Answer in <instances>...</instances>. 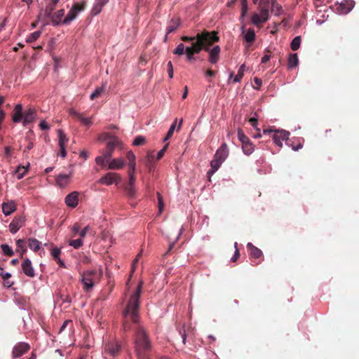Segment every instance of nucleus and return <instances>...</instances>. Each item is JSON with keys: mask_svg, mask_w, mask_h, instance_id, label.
<instances>
[{"mask_svg": "<svg viewBox=\"0 0 359 359\" xmlns=\"http://www.w3.org/2000/svg\"><path fill=\"white\" fill-rule=\"evenodd\" d=\"M142 282L136 287L135 292L131 294L123 311L124 322L123 327L125 331L130 330L128 320L135 325L134 327V348L137 359H151L152 351L151 341L145 328L139 324L140 320V298L142 292Z\"/></svg>", "mask_w": 359, "mask_h": 359, "instance_id": "1", "label": "nucleus"}, {"mask_svg": "<svg viewBox=\"0 0 359 359\" xmlns=\"http://www.w3.org/2000/svg\"><path fill=\"white\" fill-rule=\"evenodd\" d=\"M198 36H204L203 39L201 41V43L204 47H205V51H209V47H211L214 43L217 42L219 40V37L217 36V32H208L205 30L201 33H198L194 36H183L181 39L184 42H191L192 43L194 42L198 41Z\"/></svg>", "mask_w": 359, "mask_h": 359, "instance_id": "2", "label": "nucleus"}, {"mask_svg": "<svg viewBox=\"0 0 359 359\" xmlns=\"http://www.w3.org/2000/svg\"><path fill=\"white\" fill-rule=\"evenodd\" d=\"M109 139V140L102 155L97 156L95 158L96 163L101 165L102 168L106 167V162L111 158L115 148L121 145V141L117 137L110 136Z\"/></svg>", "mask_w": 359, "mask_h": 359, "instance_id": "3", "label": "nucleus"}, {"mask_svg": "<svg viewBox=\"0 0 359 359\" xmlns=\"http://www.w3.org/2000/svg\"><path fill=\"white\" fill-rule=\"evenodd\" d=\"M228 155L229 149L227 144L226 143H223L216 151L214 158L210 162L211 168L208 170L207 174L209 176L213 175L226 160Z\"/></svg>", "mask_w": 359, "mask_h": 359, "instance_id": "4", "label": "nucleus"}, {"mask_svg": "<svg viewBox=\"0 0 359 359\" xmlns=\"http://www.w3.org/2000/svg\"><path fill=\"white\" fill-rule=\"evenodd\" d=\"M122 349L121 344L116 340H109L103 345L102 355L106 359L118 356Z\"/></svg>", "mask_w": 359, "mask_h": 359, "instance_id": "5", "label": "nucleus"}, {"mask_svg": "<svg viewBox=\"0 0 359 359\" xmlns=\"http://www.w3.org/2000/svg\"><path fill=\"white\" fill-rule=\"evenodd\" d=\"M100 274L96 270H90L84 272L82 275L81 282L83 289L88 292L94 286L95 283L99 279Z\"/></svg>", "mask_w": 359, "mask_h": 359, "instance_id": "6", "label": "nucleus"}, {"mask_svg": "<svg viewBox=\"0 0 359 359\" xmlns=\"http://www.w3.org/2000/svg\"><path fill=\"white\" fill-rule=\"evenodd\" d=\"M203 38L204 36H198V42H194L190 46L186 48L185 54L188 61L191 62L194 60V55L198 54L201 50H204L205 51V47L201 43Z\"/></svg>", "mask_w": 359, "mask_h": 359, "instance_id": "7", "label": "nucleus"}, {"mask_svg": "<svg viewBox=\"0 0 359 359\" xmlns=\"http://www.w3.org/2000/svg\"><path fill=\"white\" fill-rule=\"evenodd\" d=\"M120 180L121 177L118 174L115 172H108L104 176L102 177L97 182L109 186L114 183L117 184Z\"/></svg>", "mask_w": 359, "mask_h": 359, "instance_id": "8", "label": "nucleus"}, {"mask_svg": "<svg viewBox=\"0 0 359 359\" xmlns=\"http://www.w3.org/2000/svg\"><path fill=\"white\" fill-rule=\"evenodd\" d=\"M30 348L29 344L25 342L18 343L13 349V357L19 358L25 353H27Z\"/></svg>", "mask_w": 359, "mask_h": 359, "instance_id": "9", "label": "nucleus"}, {"mask_svg": "<svg viewBox=\"0 0 359 359\" xmlns=\"http://www.w3.org/2000/svg\"><path fill=\"white\" fill-rule=\"evenodd\" d=\"M79 192L72 191L65 198L66 205L72 208H74L78 205L79 203Z\"/></svg>", "mask_w": 359, "mask_h": 359, "instance_id": "10", "label": "nucleus"}, {"mask_svg": "<svg viewBox=\"0 0 359 359\" xmlns=\"http://www.w3.org/2000/svg\"><path fill=\"white\" fill-rule=\"evenodd\" d=\"M25 223V218L22 216L15 217L9 225L10 231L15 233Z\"/></svg>", "mask_w": 359, "mask_h": 359, "instance_id": "11", "label": "nucleus"}, {"mask_svg": "<svg viewBox=\"0 0 359 359\" xmlns=\"http://www.w3.org/2000/svg\"><path fill=\"white\" fill-rule=\"evenodd\" d=\"M289 133L285 130L276 131L273 136L274 143L279 146H283V141L288 140Z\"/></svg>", "mask_w": 359, "mask_h": 359, "instance_id": "12", "label": "nucleus"}, {"mask_svg": "<svg viewBox=\"0 0 359 359\" xmlns=\"http://www.w3.org/2000/svg\"><path fill=\"white\" fill-rule=\"evenodd\" d=\"M22 270L28 277L33 278L35 276L34 269L31 261L28 258L25 259L22 263Z\"/></svg>", "mask_w": 359, "mask_h": 359, "instance_id": "13", "label": "nucleus"}, {"mask_svg": "<svg viewBox=\"0 0 359 359\" xmlns=\"http://www.w3.org/2000/svg\"><path fill=\"white\" fill-rule=\"evenodd\" d=\"M36 110L34 108H29L23 114V126H27L34 121L36 118Z\"/></svg>", "mask_w": 359, "mask_h": 359, "instance_id": "14", "label": "nucleus"}, {"mask_svg": "<svg viewBox=\"0 0 359 359\" xmlns=\"http://www.w3.org/2000/svg\"><path fill=\"white\" fill-rule=\"evenodd\" d=\"M107 162H106V164ZM109 165L108 168L110 170H120L123 168L126 164V161L122 158H116L110 159L108 161Z\"/></svg>", "mask_w": 359, "mask_h": 359, "instance_id": "15", "label": "nucleus"}, {"mask_svg": "<svg viewBox=\"0 0 359 359\" xmlns=\"http://www.w3.org/2000/svg\"><path fill=\"white\" fill-rule=\"evenodd\" d=\"M220 47L219 46H214L212 49L209 47V62L212 64H215L219 59Z\"/></svg>", "mask_w": 359, "mask_h": 359, "instance_id": "16", "label": "nucleus"}, {"mask_svg": "<svg viewBox=\"0 0 359 359\" xmlns=\"http://www.w3.org/2000/svg\"><path fill=\"white\" fill-rule=\"evenodd\" d=\"M353 1L345 0L337 7V10L341 14H347L353 8Z\"/></svg>", "mask_w": 359, "mask_h": 359, "instance_id": "17", "label": "nucleus"}, {"mask_svg": "<svg viewBox=\"0 0 359 359\" xmlns=\"http://www.w3.org/2000/svg\"><path fill=\"white\" fill-rule=\"evenodd\" d=\"M247 248L249 250L250 259H257L262 257L263 255L262 250L251 243L247 244Z\"/></svg>", "mask_w": 359, "mask_h": 359, "instance_id": "18", "label": "nucleus"}, {"mask_svg": "<svg viewBox=\"0 0 359 359\" xmlns=\"http://www.w3.org/2000/svg\"><path fill=\"white\" fill-rule=\"evenodd\" d=\"M22 106L20 104H18L13 109L12 120L14 123H19L22 121Z\"/></svg>", "mask_w": 359, "mask_h": 359, "instance_id": "19", "label": "nucleus"}, {"mask_svg": "<svg viewBox=\"0 0 359 359\" xmlns=\"http://www.w3.org/2000/svg\"><path fill=\"white\" fill-rule=\"evenodd\" d=\"M16 210L14 201H9L2 204V211L5 215H9Z\"/></svg>", "mask_w": 359, "mask_h": 359, "instance_id": "20", "label": "nucleus"}, {"mask_svg": "<svg viewBox=\"0 0 359 359\" xmlns=\"http://www.w3.org/2000/svg\"><path fill=\"white\" fill-rule=\"evenodd\" d=\"M109 1V0H95V4H94L92 9L93 15H98Z\"/></svg>", "mask_w": 359, "mask_h": 359, "instance_id": "21", "label": "nucleus"}, {"mask_svg": "<svg viewBox=\"0 0 359 359\" xmlns=\"http://www.w3.org/2000/svg\"><path fill=\"white\" fill-rule=\"evenodd\" d=\"M71 175H59L56 177V183L60 187H66L69 183L70 180Z\"/></svg>", "mask_w": 359, "mask_h": 359, "instance_id": "22", "label": "nucleus"}, {"mask_svg": "<svg viewBox=\"0 0 359 359\" xmlns=\"http://www.w3.org/2000/svg\"><path fill=\"white\" fill-rule=\"evenodd\" d=\"M65 15V10L60 9L51 15L52 22L53 25H58L60 22H62V20L63 16Z\"/></svg>", "mask_w": 359, "mask_h": 359, "instance_id": "23", "label": "nucleus"}, {"mask_svg": "<svg viewBox=\"0 0 359 359\" xmlns=\"http://www.w3.org/2000/svg\"><path fill=\"white\" fill-rule=\"evenodd\" d=\"M107 82L102 83L100 87L96 88L94 92L90 95V98L91 100H93L97 97H99L106 89Z\"/></svg>", "mask_w": 359, "mask_h": 359, "instance_id": "24", "label": "nucleus"}, {"mask_svg": "<svg viewBox=\"0 0 359 359\" xmlns=\"http://www.w3.org/2000/svg\"><path fill=\"white\" fill-rule=\"evenodd\" d=\"M244 40L250 46L255 40V32L252 28H249L243 36Z\"/></svg>", "mask_w": 359, "mask_h": 359, "instance_id": "25", "label": "nucleus"}, {"mask_svg": "<svg viewBox=\"0 0 359 359\" xmlns=\"http://www.w3.org/2000/svg\"><path fill=\"white\" fill-rule=\"evenodd\" d=\"M179 25H180V20L178 19H177V20L172 19L170 22V24L168 25V26L167 27V34L166 35L175 32L177 29ZM167 41V36H165V37L164 39V41Z\"/></svg>", "mask_w": 359, "mask_h": 359, "instance_id": "26", "label": "nucleus"}, {"mask_svg": "<svg viewBox=\"0 0 359 359\" xmlns=\"http://www.w3.org/2000/svg\"><path fill=\"white\" fill-rule=\"evenodd\" d=\"M78 13L71 8L67 13V16L63 19L62 23L65 25H69L72 20H74L78 15Z\"/></svg>", "mask_w": 359, "mask_h": 359, "instance_id": "27", "label": "nucleus"}, {"mask_svg": "<svg viewBox=\"0 0 359 359\" xmlns=\"http://www.w3.org/2000/svg\"><path fill=\"white\" fill-rule=\"evenodd\" d=\"M299 60L297 53L290 54L288 57V67L294 68L298 65Z\"/></svg>", "mask_w": 359, "mask_h": 359, "instance_id": "28", "label": "nucleus"}, {"mask_svg": "<svg viewBox=\"0 0 359 359\" xmlns=\"http://www.w3.org/2000/svg\"><path fill=\"white\" fill-rule=\"evenodd\" d=\"M242 149L245 154L250 155L254 151V145L250 140L242 144Z\"/></svg>", "mask_w": 359, "mask_h": 359, "instance_id": "29", "label": "nucleus"}, {"mask_svg": "<svg viewBox=\"0 0 359 359\" xmlns=\"http://www.w3.org/2000/svg\"><path fill=\"white\" fill-rule=\"evenodd\" d=\"M28 246L34 252H37L40 249V242L35 238H29L27 241Z\"/></svg>", "mask_w": 359, "mask_h": 359, "instance_id": "30", "label": "nucleus"}, {"mask_svg": "<svg viewBox=\"0 0 359 359\" xmlns=\"http://www.w3.org/2000/svg\"><path fill=\"white\" fill-rule=\"evenodd\" d=\"M57 133H58V139H59V141H58L59 147H63V146L65 147L66 144L68 142V140H69L66 134L62 130H58Z\"/></svg>", "mask_w": 359, "mask_h": 359, "instance_id": "31", "label": "nucleus"}, {"mask_svg": "<svg viewBox=\"0 0 359 359\" xmlns=\"http://www.w3.org/2000/svg\"><path fill=\"white\" fill-rule=\"evenodd\" d=\"M16 245H17V251L21 250L20 252V258H23L24 253L27 251V248L25 245V242L22 239H18L16 241Z\"/></svg>", "mask_w": 359, "mask_h": 359, "instance_id": "32", "label": "nucleus"}, {"mask_svg": "<svg viewBox=\"0 0 359 359\" xmlns=\"http://www.w3.org/2000/svg\"><path fill=\"white\" fill-rule=\"evenodd\" d=\"M57 3H55L54 1L51 0L50 2L46 6L44 11V15L46 17H50L52 15V12L55 8V6Z\"/></svg>", "mask_w": 359, "mask_h": 359, "instance_id": "33", "label": "nucleus"}, {"mask_svg": "<svg viewBox=\"0 0 359 359\" xmlns=\"http://www.w3.org/2000/svg\"><path fill=\"white\" fill-rule=\"evenodd\" d=\"M245 64H243L238 71V73L235 76L234 79H233V81L234 82H240L242 79V78L243 77V75H244V72H245Z\"/></svg>", "mask_w": 359, "mask_h": 359, "instance_id": "34", "label": "nucleus"}, {"mask_svg": "<svg viewBox=\"0 0 359 359\" xmlns=\"http://www.w3.org/2000/svg\"><path fill=\"white\" fill-rule=\"evenodd\" d=\"M176 124H177V119H175V121L172 123V124L170 126V127L166 134V136L163 139L164 142L168 141V140H170L172 137V136L174 133V131L175 130V128H176Z\"/></svg>", "mask_w": 359, "mask_h": 359, "instance_id": "35", "label": "nucleus"}, {"mask_svg": "<svg viewBox=\"0 0 359 359\" xmlns=\"http://www.w3.org/2000/svg\"><path fill=\"white\" fill-rule=\"evenodd\" d=\"M301 44V37L299 36H295L290 43V47L292 50H297L299 48Z\"/></svg>", "mask_w": 359, "mask_h": 359, "instance_id": "36", "label": "nucleus"}, {"mask_svg": "<svg viewBox=\"0 0 359 359\" xmlns=\"http://www.w3.org/2000/svg\"><path fill=\"white\" fill-rule=\"evenodd\" d=\"M1 249L5 255L11 257L14 254L13 249L7 244H2Z\"/></svg>", "mask_w": 359, "mask_h": 359, "instance_id": "37", "label": "nucleus"}, {"mask_svg": "<svg viewBox=\"0 0 359 359\" xmlns=\"http://www.w3.org/2000/svg\"><path fill=\"white\" fill-rule=\"evenodd\" d=\"M27 167L19 166L15 171L17 178L18 180L22 179L24 177V175H25V173L27 172Z\"/></svg>", "mask_w": 359, "mask_h": 359, "instance_id": "38", "label": "nucleus"}, {"mask_svg": "<svg viewBox=\"0 0 359 359\" xmlns=\"http://www.w3.org/2000/svg\"><path fill=\"white\" fill-rule=\"evenodd\" d=\"M86 7V3L83 1L81 4L79 3H75L72 7V9L76 11V13H79L80 12L83 11L85 9Z\"/></svg>", "mask_w": 359, "mask_h": 359, "instance_id": "39", "label": "nucleus"}, {"mask_svg": "<svg viewBox=\"0 0 359 359\" xmlns=\"http://www.w3.org/2000/svg\"><path fill=\"white\" fill-rule=\"evenodd\" d=\"M238 138L239 141L241 142V144H243L250 140L248 137H247L245 135V133L241 128L238 129Z\"/></svg>", "mask_w": 359, "mask_h": 359, "instance_id": "40", "label": "nucleus"}, {"mask_svg": "<svg viewBox=\"0 0 359 359\" xmlns=\"http://www.w3.org/2000/svg\"><path fill=\"white\" fill-rule=\"evenodd\" d=\"M185 46L183 43L177 45L176 48L173 50V53L178 55H182L185 53Z\"/></svg>", "mask_w": 359, "mask_h": 359, "instance_id": "41", "label": "nucleus"}, {"mask_svg": "<svg viewBox=\"0 0 359 359\" xmlns=\"http://www.w3.org/2000/svg\"><path fill=\"white\" fill-rule=\"evenodd\" d=\"M41 35V32L39 31L32 33L27 39V43H32L36 41Z\"/></svg>", "mask_w": 359, "mask_h": 359, "instance_id": "42", "label": "nucleus"}, {"mask_svg": "<svg viewBox=\"0 0 359 359\" xmlns=\"http://www.w3.org/2000/svg\"><path fill=\"white\" fill-rule=\"evenodd\" d=\"M251 20L252 22L255 25H259L264 22L262 18L257 13L252 15Z\"/></svg>", "mask_w": 359, "mask_h": 359, "instance_id": "43", "label": "nucleus"}, {"mask_svg": "<svg viewBox=\"0 0 359 359\" xmlns=\"http://www.w3.org/2000/svg\"><path fill=\"white\" fill-rule=\"evenodd\" d=\"M69 245L74 247L75 249H78L83 245L82 238H80L79 239L72 240L69 242Z\"/></svg>", "mask_w": 359, "mask_h": 359, "instance_id": "44", "label": "nucleus"}, {"mask_svg": "<svg viewBox=\"0 0 359 359\" xmlns=\"http://www.w3.org/2000/svg\"><path fill=\"white\" fill-rule=\"evenodd\" d=\"M146 140L143 136L139 135L135 137L133 141V145L135 146H140L145 143Z\"/></svg>", "mask_w": 359, "mask_h": 359, "instance_id": "45", "label": "nucleus"}, {"mask_svg": "<svg viewBox=\"0 0 359 359\" xmlns=\"http://www.w3.org/2000/svg\"><path fill=\"white\" fill-rule=\"evenodd\" d=\"M259 16L262 18V20L266 22L269 19V9H266V8H261Z\"/></svg>", "mask_w": 359, "mask_h": 359, "instance_id": "46", "label": "nucleus"}, {"mask_svg": "<svg viewBox=\"0 0 359 359\" xmlns=\"http://www.w3.org/2000/svg\"><path fill=\"white\" fill-rule=\"evenodd\" d=\"M61 253V250L60 249L57 248H54L51 250V255L53 257V258L55 259V260H57L59 257H60V255Z\"/></svg>", "mask_w": 359, "mask_h": 359, "instance_id": "47", "label": "nucleus"}, {"mask_svg": "<svg viewBox=\"0 0 359 359\" xmlns=\"http://www.w3.org/2000/svg\"><path fill=\"white\" fill-rule=\"evenodd\" d=\"M79 121L81 122L82 124L85 126H90L92 123L90 118L84 117L82 114L78 118Z\"/></svg>", "mask_w": 359, "mask_h": 359, "instance_id": "48", "label": "nucleus"}, {"mask_svg": "<svg viewBox=\"0 0 359 359\" xmlns=\"http://www.w3.org/2000/svg\"><path fill=\"white\" fill-rule=\"evenodd\" d=\"M126 190L127 194L130 197H133L135 196V189L134 188V186L127 185V187H126Z\"/></svg>", "mask_w": 359, "mask_h": 359, "instance_id": "49", "label": "nucleus"}, {"mask_svg": "<svg viewBox=\"0 0 359 359\" xmlns=\"http://www.w3.org/2000/svg\"><path fill=\"white\" fill-rule=\"evenodd\" d=\"M159 212L161 213L163 209V197L160 193H157Z\"/></svg>", "mask_w": 359, "mask_h": 359, "instance_id": "50", "label": "nucleus"}, {"mask_svg": "<svg viewBox=\"0 0 359 359\" xmlns=\"http://www.w3.org/2000/svg\"><path fill=\"white\" fill-rule=\"evenodd\" d=\"M168 147V144H166L163 149H161L156 155V159L160 160L164 155L167 148Z\"/></svg>", "mask_w": 359, "mask_h": 359, "instance_id": "51", "label": "nucleus"}, {"mask_svg": "<svg viewBox=\"0 0 359 359\" xmlns=\"http://www.w3.org/2000/svg\"><path fill=\"white\" fill-rule=\"evenodd\" d=\"M126 156L129 161V163H135V156L132 151H128Z\"/></svg>", "mask_w": 359, "mask_h": 359, "instance_id": "52", "label": "nucleus"}, {"mask_svg": "<svg viewBox=\"0 0 359 359\" xmlns=\"http://www.w3.org/2000/svg\"><path fill=\"white\" fill-rule=\"evenodd\" d=\"M0 276L3 279H10L11 274L8 272H5L2 267H0Z\"/></svg>", "mask_w": 359, "mask_h": 359, "instance_id": "53", "label": "nucleus"}, {"mask_svg": "<svg viewBox=\"0 0 359 359\" xmlns=\"http://www.w3.org/2000/svg\"><path fill=\"white\" fill-rule=\"evenodd\" d=\"M167 67H168V76L171 79L173 77V67H172V64L171 61H169L168 62Z\"/></svg>", "mask_w": 359, "mask_h": 359, "instance_id": "54", "label": "nucleus"}, {"mask_svg": "<svg viewBox=\"0 0 359 359\" xmlns=\"http://www.w3.org/2000/svg\"><path fill=\"white\" fill-rule=\"evenodd\" d=\"M269 4H270L269 0H260L259 1V5H260L261 8H266V9H269Z\"/></svg>", "mask_w": 359, "mask_h": 359, "instance_id": "55", "label": "nucleus"}, {"mask_svg": "<svg viewBox=\"0 0 359 359\" xmlns=\"http://www.w3.org/2000/svg\"><path fill=\"white\" fill-rule=\"evenodd\" d=\"M136 163H128V175H135Z\"/></svg>", "mask_w": 359, "mask_h": 359, "instance_id": "56", "label": "nucleus"}, {"mask_svg": "<svg viewBox=\"0 0 359 359\" xmlns=\"http://www.w3.org/2000/svg\"><path fill=\"white\" fill-rule=\"evenodd\" d=\"M39 128L42 130H48L49 129V125L45 121H42L39 125Z\"/></svg>", "mask_w": 359, "mask_h": 359, "instance_id": "57", "label": "nucleus"}, {"mask_svg": "<svg viewBox=\"0 0 359 359\" xmlns=\"http://www.w3.org/2000/svg\"><path fill=\"white\" fill-rule=\"evenodd\" d=\"M90 229V226H86L85 228H83L80 232H79V236L80 237L82 238H84L86 235V233L88 232Z\"/></svg>", "mask_w": 359, "mask_h": 359, "instance_id": "58", "label": "nucleus"}, {"mask_svg": "<svg viewBox=\"0 0 359 359\" xmlns=\"http://www.w3.org/2000/svg\"><path fill=\"white\" fill-rule=\"evenodd\" d=\"M128 177H129V180H128V185L134 186L135 183V180H136L135 175H128Z\"/></svg>", "mask_w": 359, "mask_h": 359, "instance_id": "59", "label": "nucleus"}, {"mask_svg": "<svg viewBox=\"0 0 359 359\" xmlns=\"http://www.w3.org/2000/svg\"><path fill=\"white\" fill-rule=\"evenodd\" d=\"M69 114L76 119H78L80 117V116L81 115V114L77 112L74 109H70Z\"/></svg>", "mask_w": 359, "mask_h": 359, "instance_id": "60", "label": "nucleus"}, {"mask_svg": "<svg viewBox=\"0 0 359 359\" xmlns=\"http://www.w3.org/2000/svg\"><path fill=\"white\" fill-rule=\"evenodd\" d=\"M249 122L250 123L251 126L255 128V129L257 128V117H252L249 119Z\"/></svg>", "mask_w": 359, "mask_h": 359, "instance_id": "61", "label": "nucleus"}, {"mask_svg": "<svg viewBox=\"0 0 359 359\" xmlns=\"http://www.w3.org/2000/svg\"><path fill=\"white\" fill-rule=\"evenodd\" d=\"M254 83L257 86L256 87H254L255 88H259L262 84V81L261 79H259L257 77H255L254 78Z\"/></svg>", "mask_w": 359, "mask_h": 359, "instance_id": "62", "label": "nucleus"}, {"mask_svg": "<svg viewBox=\"0 0 359 359\" xmlns=\"http://www.w3.org/2000/svg\"><path fill=\"white\" fill-rule=\"evenodd\" d=\"M4 280V285L6 287H11L14 283L11 281L9 279H3Z\"/></svg>", "mask_w": 359, "mask_h": 359, "instance_id": "63", "label": "nucleus"}, {"mask_svg": "<svg viewBox=\"0 0 359 359\" xmlns=\"http://www.w3.org/2000/svg\"><path fill=\"white\" fill-rule=\"evenodd\" d=\"M80 230V226L78 224H75L72 227V232L74 233V236L79 232Z\"/></svg>", "mask_w": 359, "mask_h": 359, "instance_id": "64", "label": "nucleus"}]
</instances>
